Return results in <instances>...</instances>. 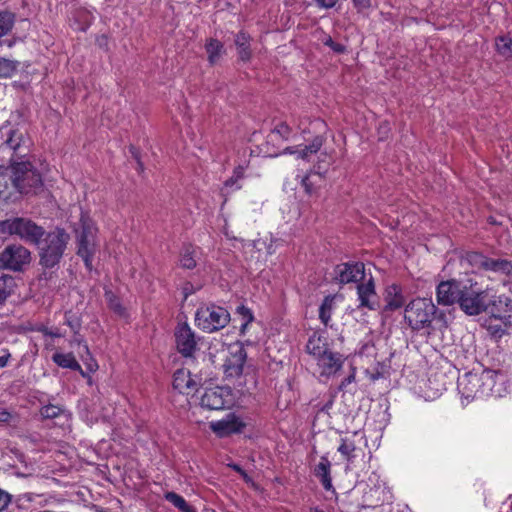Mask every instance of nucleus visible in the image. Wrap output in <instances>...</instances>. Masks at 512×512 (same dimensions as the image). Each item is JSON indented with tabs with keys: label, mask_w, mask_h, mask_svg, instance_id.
<instances>
[{
	"label": "nucleus",
	"mask_w": 512,
	"mask_h": 512,
	"mask_svg": "<svg viewBox=\"0 0 512 512\" xmlns=\"http://www.w3.org/2000/svg\"><path fill=\"white\" fill-rule=\"evenodd\" d=\"M507 301V297L496 295L493 288L487 286L483 289L476 281L467 279L462 285L459 307L466 315L477 316L486 312L490 306L507 305Z\"/></svg>",
	"instance_id": "nucleus-1"
},
{
	"label": "nucleus",
	"mask_w": 512,
	"mask_h": 512,
	"mask_svg": "<svg viewBox=\"0 0 512 512\" xmlns=\"http://www.w3.org/2000/svg\"><path fill=\"white\" fill-rule=\"evenodd\" d=\"M498 377L499 373L490 369L468 372L459 378L458 389L466 399L498 395L499 390L495 389Z\"/></svg>",
	"instance_id": "nucleus-2"
},
{
	"label": "nucleus",
	"mask_w": 512,
	"mask_h": 512,
	"mask_svg": "<svg viewBox=\"0 0 512 512\" xmlns=\"http://www.w3.org/2000/svg\"><path fill=\"white\" fill-rule=\"evenodd\" d=\"M10 181L21 194H38L43 190V179L39 170L29 160L11 159Z\"/></svg>",
	"instance_id": "nucleus-3"
},
{
	"label": "nucleus",
	"mask_w": 512,
	"mask_h": 512,
	"mask_svg": "<svg viewBox=\"0 0 512 512\" xmlns=\"http://www.w3.org/2000/svg\"><path fill=\"white\" fill-rule=\"evenodd\" d=\"M70 237L63 229H56L40 240V263L46 268H52L59 263Z\"/></svg>",
	"instance_id": "nucleus-4"
},
{
	"label": "nucleus",
	"mask_w": 512,
	"mask_h": 512,
	"mask_svg": "<svg viewBox=\"0 0 512 512\" xmlns=\"http://www.w3.org/2000/svg\"><path fill=\"white\" fill-rule=\"evenodd\" d=\"M0 231L9 235H16L29 244L39 245L45 234L42 226L28 218L14 217L0 222Z\"/></svg>",
	"instance_id": "nucleus-5"
},
{
	"label": "nucleus",
	"mask_w": 512,
	"mask_h": 512,
	"mask_svg": "<svg viewBox=\"0 0 512 512\" xmlns=\"http://www.w3.org/2000/svg\"><path fill=\"white\" fill-rule=\"evenodd\" d=\"M76 232L77 254L83 259L87 269H92L93 256L97 250V228L88 217H81Z\"/></svg>",
	"instance_id": "nucleus-6"
},
{
	"label": "nucleus",
	"mask_w": 512,
	"mask_h": 512,
	"mask_svg": "<svg viewBox=\"0 0 512 512\" xmlns=\"http://www.w3.org/2000/svg\"><path fill=\"white\" fill-rule=\"evenodd\" d=\"M436 313V306L430 299L417 298L405 308L404 318L413 330L429 328Z\"/></svg>",
	"instance_id": "nucleus-7"
},
{
	"label": "nucleus",
	"mask_w": 512,
	"mask_h": 512,
	"mask_svg": "<svg viewBox=\"0 0 512 512\" xmlns=\"http://www.w3.org/2000/svg\"><path fill=\"white\" fill-rule=\"evenodd\" d=\"M30 252L22 245H8L0 253V268L20 271L30 262Z\"/></svg>",
	"instance_id": "nucleus-8"
},
{
	"label": "nucleus",
	"mask_w": 512,
	"mask_h": 512,
	"mask_svg": "<svg viewBox=\"0 0 512 512\" xmlns=\"http://www.w3.org/2000/svg\"><path fill=\"white\" fill-rule=\"evenodd\" d=\"M223 309L215 305H207L198 308L195 315V323L201 330L212 333L224 327Z\"/></svg>",
	"instance_id": "nucleus-9"
},
{
	"label": "nucleus",
	"mask_w": 512,
	"mask_h": 512,
	"mask_svg": "<svg viewBox=\"0 0 512 512\" xmlns=\"http://www.w3.org/2000/svg\"><path fill=\"white\" fill-rule=\"evenodd\" d=\"M175 343L178 352L185 358L194 357L198 349L196 335L186 323L178 324L176 327Z\"/></svg>",
	"instance_id": "nucleus-10"
},
{
	"label": "nucleus",
	"mask_w": 512,
	"mask_h": 512,
	"mask_svg": "<svg viewBox=\"0 0 512 512\" xmlns=\"http://www.w3.org/2000/svg\"><path fill=\"white\" fill-rule=\"evenodd\" d=\"M464 281L455 279L442 281L436 289V299L439 305L450 306L455 303L459 305Z\"/></svg>",
	"instance_id": "nucleus-11"
},
{
	"label": "nucleus",
	"mask_w": 512,
	"mask_h": 512,
	"mask_svg": "<svg viewBox=\"0 0 512 512\" xmlns=\"http://www.w3.org/2000/svg\"><path fill=\"white\" fill-rule=\"evenodd\" d=\"M335 277L340 284L364 281L365 266L361 262L339 264L335 267Z\"/></svg>",
	"instance_id": "nucleus-12"
},
{
	"label": "nucleus",
	"mask_w": 512,
	"mask_h": 512,
	"mask_svg": "<svg viewBox=\"0 0 512 512\" xmlns=\"http://www.w3.org/2000/svg\"><path fill=\"white\" fill-rule=\"evenodd\" d=\"M227 350L229 357L226 358V377L241 375L246 360L244 347L240 342L236 341L229 344Z\"/></svg>",
	"instance_id": "nucleus-13"
},
{
	"label": "nucleus",
	"mask_w": 512,
	"mask_h": 512,
	"mask_svg": "<svg viewBox=\"0 0 512 512\" xmlns=\"http://www.w3.org/2000/svg\"><path fill=\"white\" fill-rule=\"evenodd\" d=\"M358 308L375 311L379 308V299L375 290V283L371 276L368 280L357 285Z\"/></svg>",
	"instance_id": "nucleus-14"
},
{
	"label": "nucleus",
	"mask_w": 512,
	"mask_h": 512,
	"mask_svg": "<svg viewBox=\"0 0 512 512\" xmlns=\"http://www.w3.org/2000/svg\"><path fill=\"white\" fill-rule=\"evenodd\" d=\"M461 266L470 267L472 271L484 270L496 272L498 259L489 258L479 252H467L460 260Z\"/></svg>",
	"instance_id": "nucleus-15"
},
{
	"label": "nucleus",
	"mask_w": 512,
	"mask_h": 512,
	"mask_svg": "<svg viewBox=\"0 0 512 512\" xmlns=\"http://www.w3.org/2000/svg\"><path fill=\"white\" fill-rule=\"evenodd\" d=\"M200 385V379L193 376L189 370L179 369L173 375V387L182 394H194Z\"/></svg>",
	"instance_id": "nucleus-16"
},
{
	"label": "nucleus",
	"mask_w": 512,
	"mask_h": 512,
	"mask_svg": "<svg viewBox=\"0 0 512 512\" xmlns=\"http://www.w3.org/2000/svg\"><path fill=\"white\" fill-rule=\"evenodd\" d=\"M26 142L27 141L20 131L9 129L7 132V139L3 143L2 147L13 151L10 160L14 158L15 160L21 161L29 152Z\"/></svg>",
	"instance_id": "nucleus-17"
},
{
	"label": "nucleus",
	"mask_w": 512,
	"mask_h": 512,
	"mask_svg": "<svg viewBox=\"0 0 512 512\" xmlns=\"http://www.w3.org/2000/svg\"><path fill=\"white\" fill-rule=\"evenodd\" d=\"M317 365L320 369L321 376H331L339 371L344 363V358L341 354L327 350L317 360Z\"/></svg>",
	"instance_id": "nucleus-18"
},
{
	"label": "nucleus",
	"mask_w": 512,
	"mask_h": 512,
	"mask_svg": "<svg viewBox=\"0 0 512 512\" xmlns=\"http://www.w3.org/2000/svg\"><path fill=\"white\" fill-rule=\"evenodd\" d=\"M324 138L322 136H316L307 145H299L296 147H287L284 150L285 154H295L297 158L310 161L312 156L317 154L322 148Z\"/></svg>",
	"instance_id": "nucleus-19"
},
{
	"label": "nucleus",
	"mask_w": 512,
	"mask_h": 512,
	"mask_svg": "<svg viewBox=\"0 0 512 512\" xmlns=\"http://www.w3.org/2000/svg\"><path fill=\"white\" fill-rule=\"evenodd\" d=\"M254 320L251 310L243 304H239L231 318L230 314L226 312V322H232L233 328H239L240 334H244L247 326Z\"/></svg>",
	"instance_id": "nucleus-20"
},
{
	"label": "nucleus",
	"mask_w": 512,
	"mask_h": 512,
	"mask_svg": "<svg viewBox=\"0 0 512 512\" xmlns=\"http://www.w3.org/2000/svg\"><path fill=\"white\" fill-rule=\"evenodd\" d=\"M201 405L210 410H221L224 408V389L220 386L206 388L201 397Z\"/></svg>",
	"instance_id": "nucleus-21"
},
{
	"label": "nucleus",
	"mask_w": 512,
	"mask_h": 512,
	"mask_svg": "<svg viewBox=\"0 0 512 512\" xmlns=\"http://www.w3.org/2000/svg\"><path fill=\"white\" fill-rule=\"evenodd\" d=\"M314 474L320 479L323 488L327 491L333 489L331 479V463L326 456L320 458L319 463L315 466Z\"/></svg>",
	"instance_id": "nucleus-22"
},
{
	"label": "nucleus",
	"mask_w": 512,
	"mask_h": 512,
	"mask_svg": "<svg viewBox=\"0 0 512 512\" xmlns=\"http://www.w3.org/2000/svg\"><path fill=\"white\" fill-rule=\"evenodd\" d=\"M386 310H396L404 305L405 299L401 293V289L397 285H391L386 289L385 294Z\"/></svg>",
	"instance_id": "nucleus-23"
},
{
	"label": "nucleus",
	"mask_w": 512,
	"mask_h": 512,
	"mask_svg": "<svg viewBox=\"0 0 512 512\" xmlns=\"http://www.w3.org/2000/svg\"><path fill=\"white\" fill-rule=\"evenodd\" d=\"M52 360L59 367L79 371L82 375H84L81 365L78 363L72 353H55L52 356Z\"/></svg>",
	"instance_id": "nucleus-24"
},
{
	"label": "nucleus",
	"mask_w": 512,
	"mask_h": 512,
	"mask_svg": "<svg viewBox=\"0 0 512 512\" xmlns=\"http://www.w3.org/2000/svg\"><path fill=\"white\" fill-rule=\"evenodd\" d=\"M246 167L245 164H239L234 168L232 175L226 180V191L234 192L242 188Z\"/></svg>",
	"instance_id": "nucleus-25"
},
{
	"label": "nucleus",
	"mask_w": 512,
	"mask_h": 512,
	"mask_svg": "<svg viewBox=\"0 0 512 512\" xmlns=\"http://www.w3.org/2000/svg\"><path fill=\"white\" fill-rule=\"evenodd\" d=\"M306 350L309 354L313 355L317 360L321 355H323L327 350H329L321 339L320 336L313 335L309 338Z\"/></svg>",
	"instance_id": "nucleus-26"
},
{
	"label": "nucleus",
	"mask_w": 512,
	"mask_h": 512,
	"mask_svg": "<svg viewBox=\"0 0 512 512\" xmlns=\"http://www.w3.org/2000/svg\"><path fill=\"white\" fill-rule=\"evenodd\" d=\"M235 44L237 46L239 58L245 62L249 61L251 58L249 36L245 33H239L236 37Z\"/></svg>",
	"instance_id": "nucleus-27"
},
{
	"label": "nucleus",
	"mask_w": 512,
	"mask_h": 512,
	"mask_svg": "<svg viewBox=\"0 0 512 512\" xmlns=\"http://www.w3.org/2000/svg\"><path fill=\"white\" fill-rule=\"evenodd\" d=\"M246 427V422L235 413L226 414V435L240 433Z\"/></svg>",
	"instance_id": "nucleus-28"
},
{
	"label": "nucleus",
	"mask_w": 512,
	"mask_h": 512,
	"mask_svg": "<svg viewBox=\"0 0 512 512\" xmlns=\"http://www.w3.org/2000/svg\"><path fill=\"white\" fill-rule=\"evenodd\" d=\"M15 288V280L10 275L0 277V305L4 304Z\"/></svg>",
	"instance_id": "nucleus-29"
},
{
	"label": "nucleus",
	"mask_w": 512,
	"mask_h": 512,
	"mask_svg": "<svg viewBox=\"0 0 512 512\" xmlns=\"http://www.w3.org/2000/svg\"><path fill=\"white\" fill-rule=\"evenodd\" d=\"M164 497L182 512H195V509L181 495L175 492H167Z\"/></svg>",
	"instance_id": "nucleus-30"
},
{
	"label": "nucleus",
	"mask_w": 512,
	"mask_h": 512,
	"mask_svg": "<svg viewBox=\"0 0 512 512\" xmlns=\"http://www.w3.org/2000/svg\"><path fill=\"white\" fill-rule=\"evenodd\" d=\"M12 187L10 181L9 167L0 168V199H8L11 193L8 191Z\"/></svg>",
	"instance_id": "nucleus-31"
},
{
	"label": "nucleus",
	"mask_w": 512,
	"mask_h": 512,
	"mask_svg": "<svg viewBox=\"0 0 512 512\" xmlns=\"http://www.w3.org/2000/svg\"><path fill=\"white\" fill-rule=\"evenodd\" d=\"M332 163V157L328 155L326 152H320L318 155V161L314 166L312 172L317 175L320 179L327 172L328 167Z\"/></svg>",
	"instance_id": "nucleus-32"
},
{
	"label": "nucleus",
	"mask_w": 512,
	"mask_h": 512,
	"mask_svg": "<svg viewBox=\"0 0 512 512\" xmlns=\"http://www.w3.org/2000/svg\"><path fill=\"white\" fill-rule=\"evenodd\" d=\"M222 44L214 39L209 40L206 44V51L208 54L209 62L214 65L221 59Z\"/></svg>",
	"instance_id": "nucleus-33"
},
{
	"label": "nucleus",
	"mask_w": 512,
	"mask_h": 512,
	"mask_svg": "<svg viewBox=\"0 0 512 512\" xmlns=\"http://www.w3.org/2000/svg\"><path fill=\"white\" fill-rule=\"evenodd\" d=\"M334 298L331 296L325 297L320 308H319V318L324 325H328V322L331 319V313L333 308Z\"/></svg>",
	"instance_id": "nucleus-34"
},
{
	"label": "nucleus",
	"mask_w": 512,
	"mask_h": 512,
	"mask_svg": "<svg viewBox=\"0 0 512 512\" xmlns=\"http://www.w3.org/2000/svg\"><path fill=\"white\" fill-rule=\"evenodd\" d=\"M496 49L500 55L505 58L512 57V39L506 36H501L496 39Z\"/></svg>",
	"instance_id": "nucleus-35"
},
{
	"label": "nucleus",
	"mask_w": 512,
	"mask_h": 512,
	"mask_svg": "<svg viewBox=\"0 0 512 512\" xmlns=\"http://www.w3.org/2000/svg\"><path fill=\"white\" fill-rule=\"evenodd\" d=\"M15 22L14 15L10 12H0V37L7 35Z\"/></svg>",
	"instance_id": "nucleus-36"
},
{
	"label": "nucleus",
	"mask_w": 512,
	"mask_h": 512,
	"mask_svg": "<svg viewBox=\"0 0 512 512\" xmlns=\"http://www.w3.org/2000/svg\"><path fill=\"white\" fill-rule=\"evenodd\" d=\"M355 449L356 446L354 441L349 437H345L341 439V444L338 447V452H340L341 455L347 459V461H351V459L354 457L353 452L355 451Z\"/></svg>",
	"instance_id": "nucleus-37"
},
{
	"label": "nucleus",
	"mask_w": 512,
	"mask_h": 512,
	"mask_svg": "<svg viewBox=\"0 0 512 512\" xmlns=\"http://www.w3.org/2000/svg\"><path fill=\"white\" fill-rule=\"evenodd\" d=\"M291 134L292 129L290 128V126L286 122H279L271 131L270 137H279L282 140H289Z\"/></svg>",
	"instance_id": "nucleus-38"
},
{
	"label": "nucleus",
	"mask_w": 512,
	"mask_h": 512,
	"mask_svg": "<svg viewBox=\"0 0 512 512\" xmlns=\"http://www.w3.org/2000/svg\"><path fill=\"white\" fill-rule=\"evenodd\" d=\"M17 69V63L15 61L0 58V78L12 77Z\"/></svg>",
	"instance_id": "nucleus-39"
},
{
	"label": "nucleus",
	"mask_w": 512,
	"mask_h": 512,
	"mask_svg": "<svg viewBox=\"0 0 512 512\" xmlns=\"http://www.w3.org/2000/svg\"><path fill=\"white\" fill-rule=\"evenodd\" d=\"M40 413L43 418L53 419L65 413V410L60 406L49 404L42 407Z\"/></svg>",
	"instance_id": "nucleus-40"
},
{
	"label": "nucleus",
	"mask_w": 512,
	"mask_h": 512,
	"mask_svg": "<svg viewBox=\"0 0 512 512\" xmlns=\"http://www.w3.org/2000/svg\"><path fill=\"white\" fill-rule=\"evenodd\" d=\"M322 43L331 48L335 53L342 54L346 52V46L335 42L329 35H325L322 38Z\"/></svg>",
	"instance_id": "nucleus-41"
},
{
	"label": "nucleus",
	"mask_w": 512,
	"mask_h": 512,
	"mask_svg": "<svg viewBox=\"0 0 512 512\" xmlns=\"http://www.w3.org/2000/svg\"><path fill=\"white\" fill-rule=\"evenodd\" d=\"M496 272L505 274L506 276L512 278V261L506 259H498Z\"/></svg>",
	"instance_id": "nucleus-42"
},
{
	"label": "nucleus",
	"mask_w": 512,
	"mask_h": 512,
	"mask_svg": "<svg viewBox=\"0 0 512 512\" xmlns=\"http://www.w3.org/2000/svg\"><path fill=\"white\" fill-rule=\"evenodd\" d=\"M180 264L183 268L192 269L196 266V261L193 257L192 252L189 250L185 251L180 259Z\"/></svg>",
	"instance_id": "nucleus-43"
},
{
	"label": "nucleus",
	"mask_w": 512,
	"mask_h": 512,
	"mask_svg": "<svg viewBox=\"0 0 512 512\" xmlns=\"http://www.w3.org/2000/svg\"><path fill=\"white\" fill-rule=\"evenodd\" d=\"M317 176L314 172L310 171L305 177L302 179V186L307 194H312L315 191V182L312 181V177Z\"/></svg>",
	"instance_id": "nucleus-44"
},
{
	"label": "nucleus",
	"mask_w": 512,
	"mask_h": 512,
	"mask_svg": "<svg viewBox=\"0 0 512 512\" xmlns=\"http://www.w3.org/2000/svg\"><path fill=\"white\" fill-rule=\"evenodd\" d=\"M106 296L109 300V305H110L111 309H113L115 312H117L119 314H122L123 308H122L120 302L118 301V299H116L111 293H106Z\"/></svg>",
	"instance_id": "nucleus-45"
},
{
	"label": "nucleus",
	"mask_w": 512,
	"mask_h": 512,
	"mask_svg": "<svg viewBox=\"0 0 512 512\" xmlns=\"http://www.w3.org/2000/svg\"><path fill=\"white\" fill-rule=\"evenodd\" d=\"M11 502V495L0 489V511L5 510Z\"/></svg>",
	"instance_id": "nucleus-46"
},
{
	"label": "nucleus",
	"mask_w": 512,
	"mask_h": 512,
	"mask_svg": "<svg viewBox=\"0 0 512 512\" xmlns=\"http://www.w3.org/2000/svg\"><path fill=\"white\" fill-rule=\"evenodd\" d=\"M354 7L358 12H364L371 7V0H352Z\"/></svg>",
	"instance_id": "nucleus-47"
},
{
	"label": "nucleus",
	"mask_w": 512,
	"mask_h": 512,
	"mask_svg": "<svg viewBox=\"0 0 512 512\" xmlns=\"http://www.w3.org/2000/svg\"><path fill=\"white\" fill-rule=\"evenodd\" d=\"M210 428L217 433L219 437L224 436V420L213 421L210 423Z\"/></svg>",
	"instance_id": "nucleus-48"
},
{
	"label": "nucleus",
	"mask_w": 512,
	"mask_h": 512,
	"mask_svg": "<svg viewBox=\"0 0 512 512\" xmlns=\"http://www.w3.org/2000/svg\"><path fill=\"white\" fill-rule=\"evenodd\" d=\"M226 466L231 467L233 470L239 473L246 483L252 482L251 477L241 468V466L237 464H226Z\"/></svg>",
	"instance_id": "nucleus-49"
},
{
	"label": "nucleus",
	"mask_w": 512,
	"mask_h": 512,
	"mask_svg": "<svg viewBox=\"0 0 512 512\" xmlns=\"http://www.w3.org/2000/svg\"><path fill=\"white\" fill-rule=\"evenodd\" d=\"M38 331L42 332L45 336L50 337H62L63 334L59 332L58 329H49L48 327L42 326L38 329Z\"/></svg>",
	"instance_id": "nucleus-50"
},
{
	"label": "nucleus",
	"mask_w": 512,
	"mask_h": 512,
	"mask_svg": "<svg viewBox=\"0 0 512 512\" xmlns=\"http://www.w3.org/2000/svg\"><path fill=\"white\" fill-rule=\"evenodd\" d=\"M355 380V371L348 375L339 385V389L342 390L347 387V385L351 384Z\"/></svg>",
	"instance_id": "nucleus-51"
},
{
	"label": "nucleus",
	"mask_w": 512,
	"mask_h": 512,
	"mask_svg": "<svg viewBox=\"0 0 512 512\" xmlns=\"http://www.w3.org/2000/svg\"><path fill=\"white\" fill-rule=\"evenodd\" d=\"M2 351L4 352V354L0 356V368L6 367L11 357V354L7 349H3Z\"/></svg>",
	"instance_id": "nucleus-52"
},
{
	"label": "nucleus",
	"mask_w": 512,
	"mask_h": 512,
	"mask_svg": "<svg viewBox=\"0 0 512 512\" xmlns=\"http://www.w3.org/2000/svg\"><path fill=\"white\" fill-rule=\"evenodd\" d=\"M315 2L323 8H332L335 5V0H315Z\"/></svg>",
	"instance_id": "nucleus-53"
},
{
	"label": "nucleus",
	"mask_w": 512,
	"mask_h": 512,
	"mask_svg": "<svg viewBox=\"0 0 512 512\" xmlns=\"http://www.w3.org/2000/svg\"><path fill=\"white\" fill-rule=\"evenodd\" d=\"M65 323L71 327V329L76 330L79 328V323L76 320H71L68 314L65 315Z\"/></svg>",
	"instance_id": "nucleus-54"
},
{
	"label": "nucleus",
	"mask_w": 512,
	"mask_h": 512,
	"mask_svg": "<svg viewBox=\"0 0 512 512\" xmlns=\"http://www.w3.org/2000/svg\"><path fill=\"white\" fill-rule=\"evenodd\" d=\"M11 414L6 410L0 411V422L6 423L10 420Z\"/></svg>",
	"instance_id": "nucleus-55"
},
{
	"label": "nucleus",
	"mask_w": 512,
	"mask_h": 512,
	"mask_svg": "<svg viewBox=\"0 0 512 512\" xmlns=\"http://www.w3.org/2000/svg\"><path fill=\"white\" fill-rule=\"evenodd\" d=\"M310 512H324V511L320 510L318 507H313L310 509Z\"/></svg>",
	"instance_id": "nucleus-56"
},
{
	"label": "nucleus",
	"mask_w": 512,
	"mask_h": 512,
	"mask_svg": "<svg viewBox=\"0 0 512 512\" xmlns=\"http://www.w3.org/2000/svg\"><path fill=\"white\" fill-rule=\"evenodd\" d=\"M84 348H85L86 352H88V346L84 345Z\"/></svg>",
	"instance_id": "nucleus-57"
}]
</instances>
